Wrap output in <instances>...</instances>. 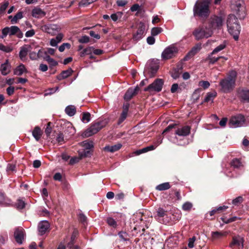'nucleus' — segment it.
I'll return each instance as SVG.
<instances>
[{"instance_id": "obj_61", "label": "nucleus", "mask_w": 249, "mask_h": 249, "mask_svg": "<svg viewBox=\"0 0 249 249\" xmlns=\"http://www.w3.org/2000/svg\"><path fill=\"white\" fill-rule=\"evenodd\" d=\"M81 159V158H80V157L79 156V157H73L72 158H71L70 161V163L71 164H73L74 163H76L77 162H78Z\"/></svg>"}, {"instance_id": "obj_13", "label": "nucleus", "mask_w": 249, "mask_h": 249, "mask_svg": "<svg viewBox=\"0 0 249 249\" xmlns=\"http://www.w3.org/2000/svg\"><path fill=\"white\" fill-rule=\"evenodd\" d=\"M243 238L239 236H234L232 237L231 242L229 246L231 248H233L234 246L238 247L239 249L243 248L244 246Z\"/></svg>"}, {"instance_id": "obj_6", "label": "nucleus", "mask_w": 249, "mask_h": 249, "mask_svg": "<svg viewBox=\"0 0 249 249\" xmlns=\"http://www.w3.org/2000/svg\"><path fill=\"white\" fill-rule=\"evenodd\" d=\"M164 81L161 79H157L144 89L145 91L150 93L159 92L161 90Z\"/></svg>"}, {"instance_id": "obj_26", "label": "nucleus", "mask_w": 249, "mask_h": 249, "mask_svg": "<svg viewBox=\"0 0 249 249\" xmlns=\"http://www.w3.org/2000/svg\"><path fill=\"white\" fill-rule=\"evenodd\" d=\"M201 48V44H197L192 48L188 53L187 55L184 57L185 60H187L188 58L195 55Z\"/></svg>"}, {"instance_id": "obj_37", "label": "nucleus", "mask_w": 249, "mask_h": 249, "mask_svg": "<svg viewBox=\"0 0 249 249\" xmlns=\"http://www.w3.org/2000/svg\"><path fill=\"white\" fill-rule=\"evenodd\" d=\"M80 144L83 147V149L90 150L93 147V142L88 141H84Z\"/></svg>"}, {"instance_id": "obj_53", "label": "nucleus", "mask_w": 249, "mask_h": 249, "mask_svg": "<svg viewBox=\"0 0 249 249\" xmlns=\"http://www.w3.org/2000/svg\"><path fill=\"white\" fill-rule=\"evenodd\" d=\"M171 76L175 79L178 78L180 76L179 71L176 69L173 70L171 73Z\"/></svg>"}, {"instance_id": "obj_57", "label": "nucleus", "mask_w": 249, "mask_h": 249, "mask_svg": "<svg viewBox=\"0 0 249 249\" xmlns=\"http://www.w3.org/2000/svg\"><path fill=\"white\" fill-rule=\"evenodd\" d=\"M118 234L121 239L124 241H126L127 240L128 234L125 232L121 231Z\"/></svg>"}, {"instance_id": "obj_39", "label": "nucleus", "mask_w": 249, "mask_h": 249, "mask_svg": "<svg viewBox=\"0 0 249 249\" xmlns=\"http://www.w3.org/2000/svg\"><path fill=\"white\" fill-rule=\"evenodd\" d=\"M171 186L169 182H165L157 185L156 189L159 191L166 190L170 188Z\"/></svg>"}, {"instance_id": "obj_35", "label": "nucleus", "mask_w": 249, "mask_h": 249, "mask_svg": "<svg viewBox=\"0 0 249 249\" xmlns=\"http://www.w3.org/2000/svg\"><path fill=\"white\" fill-rule=\"evenodd\" d=\"M65 112L69 116H72L76 113V108L74 106H69L65 108Z\"/></svg>"}, {"instance_id": "obj_41", "label": "nucleus", "mask_w": 249, "mask_h": 249, "mask_svg": "<svg viewBox=\"0 0 249 249\" xmlns=\"http://www.w3.org/2000/svg\"><path fill=\"white\" fill-rule=\"evenodd\" d=\"M23 13L22 12H18L11 20L12 24H15L18 22L19 19L23 18Z\"/></svg>"}, {"instance_id": "obj_11", "label": "nucleus", "mask_w": 249, "mask_h": 249, "mask_svg": "<svg viewBox=\"0 0 249 249\" xmlns=\"http://www.w3.org/2000/svg\"><path fill=\"white\" fill-rule=\"evenodd\" d=\"M245 119L242 115L232 117L229 122V125L231 127H237L243 125L245 123Z\"/></svg>"}, {"instance_id": "obj_8", "label": "nucleus", "mask_w": 249, "mask_h": 249, "mask_svg": "<svg viewBox=\"0 0 249 249\" xmlns=\"http://www.w3.org/2000/svg\"><path fill=\"white\" fill-rule=\"evenodd\" d=\"M178 49L174 45H171L166 48L161 54V57L163 59H169L177 54Z\"/></svg>"}, {"instance_id": "obj_16", "label": "nucleus", "mask_w": 249, "mask_h": 249, "mask_svg": "<svg viewBox=\"0 0 249 249\" xmlns=\"http://www.w3.org/2000/svg\"><path fill=\"white\" fill-rule=\"evenodd\" d=\"M50 225L47 221H41L38 226V230L40 235L44 234L49 228Z\"/></svg>"}, {"instance_id": "obj_51", "label": "nucleus", "mask_w": 249, "mask_h": 249, "mask_svg": "<svg viewBox=\"0 0 249 249\" xmlns=\"http://www.w3.org/2000/svg\"><path fill=\"white\" fill-rule=\"evenodd\" d=\"M127 115V112L122 111V113L118 120V124H121L126 118Z\"/></svg>"}, {"instance_id": "obj_22", "label": "nucleus", "mask_w": 249, "mask_h": 249, "mask_svg": "<svg viewBox=\"0 0 249 249\" xmlns=\"http://www.w3.org/2000/svg\"><path fill=\"white\" fill-rule=\"evenodd\" d=\"M190 133V127L188 126H184L178 128L176 131V134L180 136H186Z\"/></svg>"}, {"instance_id": "obj_30", "label": "nucleus", "mask_w": 249, "mask_h": 249, "mask_svg": "<svg viewBox=\"0 0 249 249\" xmlns=\"http://www.w3.org/2000/svg\"><path fill=\"white\" fill-rule=\"evenodd\" d=\"M72 72L73 71L71 69H69L66 71H64L57 76V78L59 80L67 78L72 74Z\"/></svg>"}, {"instance_id": "obj_28", "label": "nucleus", "mask_w": 249, "mask_h": 249, "mask_svg": "<svg viewBox=\"0 0 249 249\" xmlns=\"http://www.w3.org/2000/svg\"><path fill=\"white\" fill-rule=\"evenodd\" d=\"M26 72L27 71L25 66L23 64H21L16 68V69L14 71V73L15 75L20 76L24 72Z\"/></svg>"}, {"instance_id": "obj_24", "label": "nucleus", "mask_w": 249, "mask_h": 249, "mask_svg": "<svg viewBox=\"0 0 249 249\" xmlns=\"http://www.w3.org/2000/svg\"><path fill=\"white\" fill-rule=\"evenodd\" d=\"M17 35L18 38L23 36V34L20 29L16 26H12L10 27V36Z\"/></svg>"}, {"instance_id": "obj_55", "label": "nucleus", "mask_w": 249, "mask_h": 249, "mask_svg": "<svg viewBox=\"0 0 249 249\" xmlns=\"http://www.w3.org/2000/svg\"><path fill=\"white\" fill-rule=\"evenodd\" d=\"M2 38L5 37L7 35L10 36V27H6L3 29L2 30Z\"/></svg>"}, {"instance_id": "obj_34", "label": "nucleus", "mask_w": 249, "mask_h": 249, "mask_svg": "<svg viewBox=\"0 0 249 249\" xmlns=\"http://www.w3.org/2000/svg\"><path fill=\"white\" fill-rule=\"evenodd\" d=\"M216 95H217V93L215 91L208 92L207 94V95L204 99V102H212L213 101L214 98L216 97Z\"/></svg>"}, {"instance_id": "obj_43", "label": "nucleus", "mask_w": 249, "mask_h": 249, "mask_svg": "<svg viewBox=\"0 0 249 249\" xmlns=\"http://www.w3.org/2000/svg\"><path fill=\"white\" fill-rule=\"evenodd\" d=\"M13 48L11 46H5L2 44L0 43V50L5 53H10L12 52Z\"/></svg>"}, {"instance_id": "obj_52", "label": "nucleus", "mask_w": 249, "mask_h": 249, "mask_svg": "<svg viewBox=\"0 0 249 249\" xmlns=\"http://www.w3.org/2000/svg\"><path fill=\"white\" fill-rule=\"evenodd\" d=\"M198 85L202 87L204 89L208 88L210 85V83L207 81H200L199 82Z\"/></svg>"}, {"instance_id": "obj_47", "label": "nucleus", "mask_w": 249, "mask_h": 249, "mask_svg": "<svg viewBox=\"0 0 249 249\" xmlns=\"http://www.w3.org/2000/svg\"><path fill=\"white\" fill-rule=\"evenodd\" d=\"M67 129L65 130L66 132H68L70 135H73L75 133V129L71 124L68 123L67 124Z\"/></svg>"}, {"instance_id": "obj_49", "label": "nucleus", "mask_w": 249, "mask_h": 249, "mask_svg": "<svg viewBox=\"0 0 249 249\" xmlns=\"http://www.w3.org/2000/svg\"><path fill=\"white\" fill-rule=\"evenodd\" d=\"M90 114L89 112H85L83 113L82 121L84 123H88L90 121Z\"/></svg>"}, {"instance_id": "obj_27", "label": "nucleus", "mask_w": 249, "mask_h": 249, "mask_svg": "<svg viewBox=\"0 0 249 249\" xmlns=\"http://www.w3.org/2000/svg\"><path fill=\"white\" fill-rule=\"evenodd\" d=\"M45 12L39 8H34L32 12L33 17L36 18H41L45 16Z\"/></svg>"}, {"instance_id": "obj_44", "label": "nucleus", "mask_w": 249, "mask_h": 249, "mask_svg": "<svg viewBox=\"0 0 249 249\" xmlns=\"http://www.w3.org/2000/svg\"><path fill=\"white\" fill-rule=\"evenodd\" d=\"M226 46V43L225 42H223L222 44L219 45L218 46L216 47L212 52V54H215L222 50H223Z\"/></svg>"}, {"instance_id": "obj_40", "label": "nucleus", "mask_w": 249, "mask_h": 249, "mask_svg": "<svg viewBox=\"0 0 249 249\" xmlns=\"http://www.w3.org/2000/svg\"><path fill=\"white\" fill-rule=\"evenodd\" d=\"M43 58L46 60L51 66H55L58 65V63L54 59L51 58L49 55L46 54Z\"/></svg>"}, {"instance_id": "obj_9", "label": "nucleus", "mask_w": 249, "mask_h": 249, "mask_svg": "<svg viewBox=\"0 0 249 249\" xmlns=\"http://www.w3.org/2000/svg\"><path fill=\"white\" fill-rule=\"evenodd\" d=\"M155 217L160 222L164 224L169 223L171 218L168 216L167 212L162 208H159L157 210V215Z\"/></svg>"}, {"instance_id": "obj_21", "label": "nucleus", "mask_w": 249, "mask_h": 249, "mask_svg": "<svg viewBox=\"0 0 249 249\" xmlns=\"http://www.w3.org/2000/svg\"><path fill=\"white\" fill-rule=\"evenodd\" d=\"M138 90V87H136L134 89H129L124 95V100L127 101L130 100L133 96L137 94Z\"/></svg>"}, {"instance_id": "obj_14", "label": "nucleus", "mask_w": 249, "mask_h": 249, "mask_svg": "<svg viewBox=\"0 0 249 249\" xmlns=\"http://www.w3.org/2000/svg\"><path fill=\"white\" fill-rule=\"evenodd\" d=\"M24 231L22 228H18L15 230L14 232V237L18 243L19 244H21L22 243V241L24 239Z\"/></svg>"}, {"instance_id": "obj_33", "label": "nucleus", "mask_w": 249, "mask_h": 249, "mask_svg": "<svg viewBox=\"0 0 249 249\" xmlns=\"http://www.w3.org/2000/svg\"><path fill=\"white\" fill-rule=\"evenodd\" d=\"M228 233L226 231L224 232H219L214 231L212 233V237L213 239H218L221 238L223 236H225L227 235Z\"/></svg>"}, {"instance_id": "obj_5", "label": "nucleus", "mask_w": 249, "mask_h": 249, "mask_svg": "<svg viewBox=\"0 0 249 249\" xmlns=\"http://www.w3.org/2000/svg\"><path fill=\"white\" fill-rule=\"evenodd\" d=\"M223 25V19L220 17L212 16L209 20L208 26L213 30L220 29Z\"/></svg>"}, {"instance_id": "obj_20", "label": "nucleus", "mask_w": 249, "mask_h": 249, "mask_svg": "<svg viewBox=\"0 0 249 249\" xmlns=\"http://www.w3.org/2000/svg\"><path fill=\"white\" fill-rule=\"evenodd\" d=\"M31 48V46L28 45H24L21 47L19 53V56L21 60H24L25 59L28 53L30 50Z\"/></svg>"}, {"instance_id": "obj_3", "label": "nucleus", "mask_w": 249, "mask_h": 249, "mask_svg": "<svg viewBox=\"0 0 249 249\" xmlns=\"http://www.w3.org/2000/svg\"><path fill=\"white\" fill-rule=\"evenodd\" d=\"M227 27L229 32L235 40L238 39L240 32V27L238 22L237 18L234 15H230L227 19Z\"/></svg>"}, {"instance_id": "obj_42", "label": "nucleus", "mask_w": 249, "mask_h": 249, "mask_svg": "<svg viewBox=\"0 0 249 249\" xmlns=\"http://www.w3.org/2000/svg\"><path fill=\"white\" fill-rule=\"evenodd\" d=\"M107 222L108 225L114 228H117L118 225L116 220L112 217H109L107 219Z\"/></svg>"}, {"instance_id": "obj_60", "label": "nucleus", "mask_w": 249, "mask_h": 249, "mask_svg": "<svg viewBox=\"0 0 249 249\" xmlns=\"http://www.w3.org/2000/svg\"><path fill=\"white\" fill-rule=\"evenodd\" d=\"M15 88L14 87L10 86L6 89V92L9 96H11L14 94Z\"/></svg>"}, {"instance_id": "obj_54", "label": "nucleus", "mask_w": 249, "mask_h": 249, "mask_svg": "<svg viewBox=\"0 0 249 249\" xmlns=\"http://www.w3.org/2000/svg\"><path fill=\"white\" fill-rule=\"evenodd\" d=\"M243 199L242 196H238L232 200V204L234 205H238L243 202Z\"/></svg>"}, {"instance_id": "obj_56", "label": "nucleus", "mask_w": 249, "mask_h": 249, "mask_svg": "<svg viewBox=\"0 0 249 249\" xmlns=\"http://www.w3.org/2000/svg\"><path fill=\"white\" fill-rule=\"evenodd\" d=\"M9 5V2L8 1H5L3 3L1 4L0 6V12L3 13L5 11L6 9Z\"/></svg>"}, {"instance_id": "obj_19", "label": "nucleus", "mask_w": 249, "mask_h": 249, "mask_svg": "<svg viewBox=\"0 0 249 249\" xmlns=\"http://www.w3.org/2000/svg\"><path fill=\"white\" fill-rule=\"evenodd\" d=\"M232 11L236 14L239 18H244L246 16V6H241L236 7V8H231Z\"/></svg>"}, {"instance_id": "obj_48", "label": "nucleus", "mask_w": 249, "mask_h": 249, "mask_svg": "<svg viewBox=\"0 0 249 249\" xmlns=\"http://www.w3.org/2000/svg\"><path fill=\"white\" fill-rule=\"evenodd\" d=\"M193 204L191 202H186L183 204L182 209L185 211H189L191 210Z\"/></svg>"}, {"instance_id": "obj_46", "label": "nucleus", "mask_w": 249, "mask_h": 249, "mask_svg": "<svg viewBox=\"0 0 249 249\" xmlns=\"http://www.w3.org/2000/svg\"><path fill=\"white\" fill-rule=\"evenodd\" d=\"M162 31V29L160 27H154L151 29V34L152 36H156L160 34Z\"/></svg>"}, {"instance_id": "obj_50", "label": "nucleus", "mask_w": 249, "mask_h": 249, "mask_svg": "<svg viewBox=\"0 0 249 249\" xmlns=\"http://www.w3.org/2000/svg\"><path fill=\"white\" fill-rule=\"evenodd\" d=\"M71 48V44L69 43H64L59 46L58 50L60 52L64 51L66 48L70 49Z\"/></svg>"}, {"instance_id": "obj_18", "label": "nucleus", "mask_w": 249, "mask_h": 249, "mask_svg": "<svg viewBox=\"0 0 249 249\" xmlns=\"http://www.w3.org/2000/svg\"><path fill=\"white\" fill-rule=\"evenodd\" d=\"M231 166L234 169L242 170L244 166V163L239 159H234L231 162Z\"/></svg>"}, {"instance_id": "obj_12", "label": "nucleus", "mask_w": 249, "mask_h": 249, "mask_svg": "<svg viewBox=\"0 0 249 249\" xmlns=\"http://www.w3.org/2000/svg\"><path fill=\"white\" fill-rule=\"evenodd\" d=\"M142 216V215L140 213H137L134 215V222L137 223L134 228V230H139L140 231L142 229V231H145V228L143 227L144 222L143 221Z\"/></svg>"}, {"instance_id": "obj_63", "label": "nucleus", "mask_w": 249, "mask_h": 249, "mask_svg": "<svg viewBox=\"0 0 249 249\" xmlns=\"http://www.w3.org/2000/svg\"><path fill=\"white\" fill-rule=\"evenodd\" d=\"M116 3L119 6H124L127 3V1L126 0H118Z\"/></svg>"}, {"instance_id": "obj_36", "label": "nucleus", "mask_w": 249, "mask_h": 249, "mask_svg": "<svg viewBox=\"0 0 249 249\" xmlns=\"http://www.w3.org/2000/svg\"><path fill=\"white\" fill-rule=\"evenodd\" d=\"M92 151L90 150L82 149L79 151V156L81 159L84 157H90L92 154Z\"/></svg>"}, {"instance_id": "obj_45", "label": "nucleus", "mask_w": 249, "mask_h": 249, "mask_svg": "<svg viewBox=\"0 0 249 249\" xmlns=\"http://www.w3.org/2000/svg\"><path fill=\"white\" fill-rule=\"evenodd\" d=\"M213 54H212V52L211 53V54L209 55V56L208 57L207 59L209 61L210 63L213 64L215 62H216L219 58H223V57H222V56L215 57L214 56H213Z\"/></svg>"}, {"instance_id": "obj_62", "label": "nucleus", "mask_w": 249, "mask_h": 249, "mask_svg": "<svg viewBox=\"0 0 249 249\" xmlns=\"http://www.w3.org/2000/svg\"><path fill=\"white\" fill-rule=\"evenodd\" d=\"M90 4L89 0H83L79 2V5L80 6H87Z\"/></svg>"}, {"instance_id": "obj_32", "label": "nucleus", "mask_w": 249, "mask_h": 249, "mask_svg": "<svg viewBox=\"0 0 249 249\" xmlns=\"http://www.w3.org/2000/svg\"><path fill=\"white\" fill-rule=\"evenodd\" d=\"M245 6L244 0H231V8H236Z\"/></svg>"}, {"instance_id": "obj_38", "label": "nucleus", "mask_w": 249, "mask_h": 249, "mask_svg": "<svg viewBox=\"0 0 249 249\" xmlns=\"http://www.w3.org/2000/svg\"><path fill=\"white\" fill-rule=\"evenodd\" d=\"M93 47H88L80 52V55L81 57H84L85 55H90L93 53Z\"/></svg>"}, {"instance_id": "obj_58", "label": "nucleus", "mask_w": 249, "mask_h": 249, "mask_svg": "<svg viewBox=\"0 0 249 249\" xmlns=\"http://www.w3.org/2000/svg\"><path fill=\"white\" fill-rule=\"evenodd\" d=\"M89 41V38L87 36H83L79 39V42L82 43H88Z\"/></svg>"}, {"instance_id": "obj_15", "label": "nucleus", "mask_w": 249, "mask_h": 249, "mask_svg": "<svg viewBox=\"0 0 249 249\" xmlns=\"http://www.w3.org/2000/svg\"><path fill=\"white\" fill-rule=\"evenodd\" d=\"M161 142H162V139H160V140L157 142V143H156V144L155 145H151L149 146L144 147L142 149L137 150L133 153V154H134L136 156H138L141 154L147 152L149 151L153 150L156 148V147L158 145L160 144Z\"/></svg>"}, {"instance_id": "obj_2", "label": "nucleus", "mask_w": 249, "mask_h": 249, "mask_svg": "<svg viewBox=\"0 0 249 249\" xmlns=\"http://www.w3.org/2000/svg\"><path fill=\"white\" fill-rule=\"evenodd\" d=\"M237 73L235 71H231L227 78L222 79L220 82L222 90L224 92H228L231 90L235 86Z\"/></svg>"}, {"instance_id": "obj_29", "label": "nucleus", "mask_w": 249, "mask_h": 249, "mask_svg": "<svg viewBox=\"0 0 249 249\" xmlns=\"http://www.w3.org/2000/svg\"><path fill=\"white\" fill-rule=\"evenodd\" d=\"M32 134L36 141H38L42 134V131L40 127L36 126L32 132Z\"/></svg>"}, {"instance_id": "obj_7", "label": "nucleus", "mask_w": 249, "mask_h": 249, "mask_svg": "<svg viewBox=\"0 0 249 249\" xmlns=\"http://www.w3.org/2000/svg\"><path fill=\"white\" fill-rule=\"evenodd\" d=\"M40 29L44 32L54 36L57 33H60L61 28L57 25L50 24L41 26Z\"/></svg>"}, {"instance_id": "obj_4", "label": "nucleus", "mask_w": 249, "mask_h": 249, "mask_svg": "<svg viewBox=\"0 0 249 249\" xmlns=\"http://www.w3.org/2000/svg\"><path fill=\"white\" fill-rule=\"evenodd\" d=\"M197 40L203 38H208L213 35L212 29L208 26H201L196 28L193 33Z\"/></svg>"}, {"instance_id": "obj_25", "label": "nucleus", "mask_w": 249, "mask_h": 249, "mask_svg": "<svg viewBox=\"0 0 249 249\" xmlns=\"http://www.w3.org/2000/svg\"><path fill=\"white\" fill-rule=\"evenodd\" d=\"M63 37L64 35L62 33L57 34L55 38H52L50 40V45L53 47L57 46V44L62 41Z\"/></svg>"}, {"instance_id": "obj_59", "label": "nucleus", "mask_w": 249, "mask_h": 249, "mask_svg": "<svg viewBox=\"0 0 249 249\" xmlns=\"http://www.w3.org/2000/svg\"><path fill=\"white\" fill-rule=\"evenodd\" d=\"M25 207V203L22 200H18L17 203V207L18 209H22Z\"/></svg>"}, {"instance_id": "obj_1", "label": "nucleus", "mask_w": 249, "mask_h": 249, "mask_svg": "<svg viewBox=\"0 0 249 249\" xmlns=\"http://www.w3.org/2000/svg\"><path fill=\"white\" fill-rule=\"evenodd\" d=\"M210 0H198L194 7V16L202 18H207L210 13Z\"/></svg>"}, {"instance_id": "obj_23", "label": "nucleus", "mask_w": 249, "mask_h": 249, "mask_svg": "<svg viewBox=\"0 0 249 249\" xmlns=\"http://www.w3.org/2000/svg\"><path fill=\"white\" fill-rule=\"evenodd\" d=\"M122 146V145L120 143H117L113 145H106L104 147L103 150L105 151L113 153L118 151Z\"/></svg>"}, {"instance_id": "obj_10", "label": "nucleus", "mask_w": 249, "mask_h": 249, "mask_svg": "<svg viewBox=\"0 0 249 249\" xmlns=\"http://www.w3.org/2000/svg\"><path fill=\"white\" fill-rule=\"evenodd\" d=\"M103 127L104 125L102 124L101 123H95L88 128L84 132L83 135L85 137H89L97 133Z\"/></svg>"}, {"instance_id": "obj_31", "label": "nucleus", "mask_w": 249, "mask_h": 249, "mask_svg": "<svg viewBox=\"0 0 249 249\" xmlns=\"http://www.w3.org/2000/svg\"><path fill=\"white\" fill-rule=\"evenodd\" d=\"M238 94L242 100L249 102V90L242 89L239 91Z\"/></svg>"}, {"instance_id": "obj_64", "label": "nucleus", "mask_w": 249, "mask_h": 249, "mask_svg": "<svg viewBox=\"0 0 249 249\" xmlns=\"http://www.w3.org/2000/svg\"><path fill=\"white\" fill-rule=\"evenodd\" d=\"M155 42V39L154 37V36H149L147 38V42L149 45H152V44H154Z\"/></svg>"}, {"instance_id": "obj_17", "label": "nucleus", "mask_w": 249, "mask_h": 249, "mask_svg": "<svg viewBox=\"0 0 249 249\" xmlns=\"http://www.w3.org/2000/svg\"><path fill=\"white\" fill-rule=\"evenodd\" d=\"M0 71L3 75H6L10 72L11 65L8 60H6L5 63L1 65Z\"/></svg>"}]
</instances>
